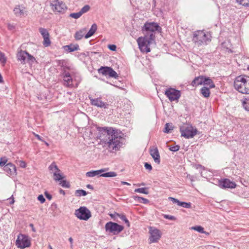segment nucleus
Instances as JSON below:
<instances>
[{
    "instance_id": "f257e3e1",
    "label": "nucleus",
    "mask_w": 249,
    "mask_h": 249,
    "mask_svg": "<svg viewBox=\"0 0 249 249\" xmlns=\"http://www.w3.org/2000/svg\"><path fill=\"white\" fill-rule=\"evenodd\" d=\"M99 139L106 147L110 152L120 150L124 140L121 132L111 127L98 128Z\"/></svg>"
},
{
    "instance_id": "f03ea898",
    "label": "nucleus",
    "mask_w": 249,
    "mask_h": 249,
    "mask_svg": "<svg viewBox=\"0 0 249 249\" xmlns=\"http://www.w3.org/2000/svg\"><path fill=\"white\" fill-rule=\"evenodd\" d=\"M234 87L242 94H249V76L245 75L237 76L234 81Z\"/></svg>"
},
{
    "instance_id": "7ed1b4c3",
    "label": "nucleus",
    "mask_w": 249,
    "mask_h": 249,
    "mask_svg": "<svg viewBox=\"0 0 249 249\" xmlns=\"http://www.w3.org/2000/svg\"><path fill=\"white\" fill-rule=\"evenodd\" d=\"M192 40L196 46L206 45L211 41V36L208 33L198 30L194 33Z\"/></svg>"
},
{
    "instance_id": "20e7f679",
    "label": "nucleus",
    "mask_w": 249,
    "mask_h": 249,
    "mask_svg": "<svg viewBox=\"0 0 249 249\" xmlns=\"http://www.w3.org/2000/svg\"><path fill=\"white\" fill-rule=\"evenodd\" d=\"M154 39L155 36H153L152 34L151 35L146 34L144 37H139L137 41L141 51L146 53L150 52V49L148 45L151 43Z\"/></svg>"
},
{
    "instance_id": "39448f33",
    "label": "nucleus",
    "mask_w": 249,
    "mask_h": 249,
    "mask_svg": "<svg viewBox=\"0 0 249 249\" xmlns=\"http://www.w3.org/2000/svg\"><path fill=\"white\" fill-rule=\"evenodd\" d=\"M17 57L18 60L20 61L21 64H24L26 63L32 64L36 60L35 58L33 56L31 55L26 51L22 50L18 52Z\"/></svg>"
},
{
    "instance_id": "423d86ee",
    "label": "nucleus",
    "mask_w": 249,
    "mask_h": 249,
    "mask_svg": "<svg viewBox=\"0 0 249 249\" xmlns=\"http://www.w3.org/2000/svg\"><path fill=\"white\" fill-rule=\"evenodd\" d=\"M106 231L116 235L121 232L124 230V227L113 222H108L105 225Z\"/></svg>"
},
{
    "instance_id": "0eeeda50",
    "label": "nucleus",
    "mask_w": 249,
    "mask_h": 249,
    "mask_svg": "<svg viewBox=\"0 0 249 249\" xmlns=\"http://www.w3.org/2000/svg\"><path fill=\"white\" fill-rule=\"evenodd\" d=\"M107 169L104 168L101 169L99 170L95 171H91L89 172H88L86 173V176L88 177H93L96 176L97 175H100L101 173H102L100 175V177L108 178V177H114L117 176V174L114 172H109L107 173H103L104 172L106 171Z\"/></svg>"
},
{
    "instance_id": "6e6552de",
    "label": "nucleus",
    "mask_w": 249,
    "mask_h": 249,
    "mask_svg": "<svg viewBox=\"0 0 249 249\" xmlns=\"http://www.w3.org/2000/svg\"><path fill=\"white\" fill-rule=\"evenodd\" d=\"M74 214L78 219L83 220H88L91 216L90 211L85 206L76 210Z\"/></svg>"
},
{
    "instance_id": "1a4fd4ad",
    "label": "nucleus",
    "mask_w": 249,
    "mask_h": 249,
    "mask_svg": "<svg viewBox=\"0 0 249 249\" xmlns=\"http://www.w3.org/2000/svg\"><path fill=\"white\" fill-rule=\"evenodd\" d=\"M161 29V27L157 23L146 22L142 27V30L145 32V35L146 34L149 35L152 34L153 36H155V32L156 31H160Z\"/></svg>"
},
{
    "instance_id": "9d476101",
    "label": "nucleus",
    "mask_w": 249,
    "mask_h": 249,
    "mask_svg": "<svg viewBox=\"0 0 249 249\" xmlns=\"http://www.w3.org/2000/svg\"><path fill=\"white\" fill-rule=\"evenodd\" d=\"M52 9L56 13H64L67 9L65 4L59 0H53L51 4Z\"/></svg>"
},
{
    "instance_id": "9b49d317",
    "label": "nucleus",
    "mask_w": 249,
    "mask_h": 249,
    "mask_svg": "<svg viewBox=\"0 0 249 249\" xmlns=\"http://www.w3.org/2000/svg\"><path fill=\"white\" fill-rule=\"evenodd\" d=\"M149 233L150 234L149 237L150 243L157 242L161 236V231L155 227H149Z\"/></svg>"
},
{
    "instance_id": "f8f14e48",
    "label": "nucleus",
    "mask_w": 249,
    "mask_h": 249,
    "mask_svg": "<svg viewBox=\"0 0 249 249\" xmlns=\"http://www.w3.org/2000/svg\"><path fill=\"white\" fill-rule=\"evenodd\" d=\"M16 245L18 248L23 249L29 247L31 246V242L28 236L20 234L16 240Z\"/></svg>"
},
{
    "instance_id": "ddd939ff",
    "label": "nucleus",
    "mask_w": 249,
    "mask_h": 249,
    "mask_svg": "<svg viewBox=\"0 0 249 249\" xmlns=\"http://www.w3.org/2000/svg\"><path fill=\"white\" fill-rule=\"evenodd\" d=\"M181 136L187 138H192L197 133V130L194 128L192 126L188 125L180 128Z\"/></svg>"
},
{
    "instance_id": "4468645a",
    "label": "nucleus",
    "mask_w": 249,
    "mask_h": 249,
    "mask_svg": "<svg viewBox=\"0 0 249 249\" xmlns=\"http://www.w3.org/2000/svg\"><path fill=\"white\" fill-rule=\"evenodd\" d=\"M165 94L171 102L178 101L181 96L179 90L171 88L167 89L165 91Z\"/></svg>"
},
{
    "instance_id": "2eb2a0df",
    "label": "nucleus",
    "mask_w": 249,
    "mask_h": 249,
    "mask_svg": "<svg viewBox=\"0 0 249 249\" xmlns=\"http://www.w3.org/2000/svg\"><path fill=\"white\" fill-rule=\"evenodd\" d=\"M98 72L103 75H108L110 77L117 78L118 77V74L114 71L112 68L109 67H101L98 70Z\"/></svg>"
},
{
    "instance_id": "dca6fc26",
    "label": "nucleus",
    "mask_w": 249,
    "mask_h": 249,
    "mask_svg": "<svg viewBox=\"0 0 249 249\" xmlns=\"http://www.w3.org/2000/svg\"><path fill=\"white\" fill-rule=\"evenodd\" d=\"M219 186L222 188H234L236 187V184L230 179L225 178L219 180Z\"/></svg>"
},
{
    "instance_id": "f3484780",
    "label": "nucleus",
    "mask_w": 249,
    "mask_h": 249,
    "mask_svg": "<svg viewBox=\"0 0 249 249\" xmlns=\"http://www.w3.org/2000/svg\"><path fill=\"white\" fill-rule=\"evenodd\" d=\"M89 98L90 99L91 104L93 106L104 108H107L108 107V104L103 102L101 100V98L93 99L89 97Z\"/></svg>"
},
{
    "instance_id": "a211bd4d",
    "label": "nucleus",
    "mask_w": 249,
    "mask_h": 249,
    "mask_svg": "<svg viewBox=\"0 0 249 249\" xmlns=\"http://www.w3.org/2000/svg\"><path fill=\"white\" fill-rule=\"evenodd\" d=\"M149 152L150 155L153 158L155 162L158 164H160V156L158 148L156 147L150 148Z\"/></svg>"
},
{
    "instance_id": "6ab92c4d",
    "label": "nucleus",
    "mask_w": 249,
    "mask_h": 249,
    "mask_svg": "<svg viewBox=\"0 0 249 249\" xmlns=\"http://www.w3.org/2000/svg\"><path fill=\"white\" fill-rule=\"evenodd\" d=\"M64 85L67 87H70L72 85V79L70 73L66 71H64L62 74Z\"/></svg>"
},
{
    "instance_id": "aec40b11",
    "label": "nucleus",
    "mask_w": 249,
    "mask_h": 249,
    "mask_svg": "<svg viewBox=\"0 0 249 249\" xmlns=\"http://www.w3.org/2000/svg\"><path fill=\"white\" fill-rule=\"evenodd\" d=\"M14 12L17 17H21L27 15L25 8L20 5H17L14 9Z\"/></svg>"
},
{
    "instance_id": "412c9836",
    "label": "nucleus",
    "mask_w": 249,
    "mask_h": 249,
    "mask_svg": "<svg viewBox=\"0 0 249 249\" xmlns=\"http://www.w3.org/2000/svg\"><path fill=\"white\" fill-rule=\"evenodd\" d=\"M4 170L9 175H14L16 172V168L15 165L8 163L3 167Z\"/></svg>"
},
{
    "instance_id": "4be33fe9",
    "label": "nucleus",
    "mask_w": 249,
    "mask_h": 249,
    "mask_svg": "<svg viewBox=\"0 0 249 249\" xmlns=\"http://www.w3.org/2000/svg\"><path fill=\"white\" fill-rule=\"evenodd\" d=\"M64 50L68 52H72L79 50V46L78 44H71L63 47Z\"/></svg>"
},
{
    "instance_id": "5701e85b",
    "label": "nucleus",
    "mask_w": 249,
    "mask_h": 249,
    "mask_svg": "<svg viewBox=\"0 0 249 249\" xmlns=\"http://www.w3.org/2000/svg\"><path fill=\"white\" fill-rule=\"evenodd\" d=\"M203 76H200L195 77L192 82L191 85L193 87H196L199 85H203Z\"/></svg>"
},
{
    "instance_id": "b1692460",
    "label": "nucleus",
    "mask_w": 249,
    "mask_h": 249,
    "mask_svg": "<svg viewBox=\"0 0 249 249\" xmlns=\"http://www.w3.org/2000/svg\"><path fill=\"white\" fill-rule=\"evenodd\" d=\"M87 31L86 28H83L77 31L74 35V38L76 40H79L82 38Z\"/></svg>"
},
{
    "instance_id": "393cba45",
    "label": "nucleus",
    "mask_w": 249,
    "mask_h": 249,
    "mask_svg": "<svg viewBox=\"0 0 249 249\" xmlns=\"http://www.w3.org/2000/svg\"><path fill=\"white\" fill-rule=\"evenodd\" d=\"M97 29V26L96 24L94 23L91 25V27L89 32L86 34L85 36V37L86 38H88L93 36L94 34L96 32Z\"/></svg>"
},
{
    "instance_id": "a878e982",
    "label": "nucleus",
    "mask_w": 249,
    "mask_h": 249,
    "mask_svg": "<svg viewBox=\"0 0 249 249\" xmlns=\"http://www.w3.org/2000/svg\"><path fill=\"white\" fill-rule=\"evenodd\" d=\"M203 85L209 86V88L212 89L215 87V85L213 84L212 79L209 77H203Z\"/></svg>"
},
{
    "instance_id": "bb28decb",
    "label": "nucleus",
    "mask_w": 249,
    "mask_h": 249,
    "mask_svg": "<svg viewBox=\"0 0 249 249\" xmlns=\"http://www.w3.org/2000/svg\"><path fill=\"white\" fill-rule=\"evenodd\" d=\"M210 88H207L205 86H204L200 89V93L202 94L204 97L208 98L210 96Z\"/></svg>"
},
{
    "instance_id": "cd10ccee",
    "label": "nucleus",
    "mask_w": 249,
    "mask_h": 249,
    "mask_svg": "<svg viewBox=\"0 0 249 249\" xmlns=\"http://www.w3.org/2000/svg\"><path fill=\"white\" fill-rule=\"evenodd\" d=\"M192 230L196 231L199 233H204L207 235H209V233L205 231L204 228L201 226H194L191 228Z\"/></svg>"
},
{
    "instance_id": "c85d7f7f",
    "label": "nucleus",
    "mask_w": 249,
    "mask_h": 249,
    "mask_svg": "<svg viewBox=\"0 0 249 249\" xmlns=\"http://www.w3.org/2000/svg\"><path fill=\"white\" fill-rule=\"evenodd\" d=\"M50 171H51L53 174L54 172H60V170L58 169L57 166L54 163H52L49 167Z\"/></svg>"
},
{
    "instance_id": "c756f323",
    "label": "nucleus",
    "mask_w": 249,
    "mask_h": 249,
    "mask_svg": "<svg viewBox=\"0 0 249 249\" xmlns=\"http://www.w3.org/2000/svg\"><path fill=\"white\" fill-rule=\"evenodd\" d=\"M173 129V126H172V124L166 123L165 125V128L163 132L166 133H171V131Z\"/></svg>"
},
{
    "instance_id": "7c9ffc66",
    "label": "nucleus",
    "mask_w": 249,
    "mask_h": 249,
    "mask_svg": "<svg viewBox=\"0 0 249 249\" xmlns=\"http://www.w3.org/2000/svg\"><path fill=\"white\" fill-rule=\"evenodd\" d=\"M64 177L60 174V172H55L53 174V179L55 181H60Z\"/></svg>"
},
{
    "instance_id": "2f4dec72",
    "label": "nucleus",
    "mask_w": 249,
    "mask_h": 249,
    "mask_svg": "<svg viewBox=\"0 0 249 249\" xmlns=\"http://www.w3.org/2000/svg\"><path fill=\"white\" fill-rule=\"evenodd\" d=\"M242 105L245 110L249 111V98H246L242 101Z\"/></svg>"
},
{
    "instance_id": "473e14b6",
    "label": "nucleus",
    "mask_w": 249,
    "mask_h": 249,
    "mask_svg": "<svg viewBox=\"0 0 249 249\" xmlns=\"http://www.w3.org/2000/svg\"><path fill=\"white\" fill-rule=\"evenodd\" d=\"M135 199L143 204H147L149 202V200L147 199L139 196H135Z\"/></svg>"
},
{
    "instance_id": "72a5a7b5",
    "label": "nucleus",
    "mask_w": 249,
    "mask_h": 249,
    "mask_svg": "<svg viewBox=\"0 0 249 249\" xmlns=\"http://www.w3.org/2000/svg\"><path fill=\"white\" fill-rule=\"evenodd\" d=\"M75 195L77 196H85L87 195V193L84 190H77L75 192Z\"/></svg>"
},
{
    "instance_id": "f704fd0d",
    "label": "nucleus",
    "mask_w": 249,
    "mask_h": 249,
    "mask_svg": "<svg viewBox=\"0 0 249 249\" xmlns=\"http://www.w3.org/2000/svg\"><path fill=\"white\" fill-rule=\"evenodd\" d=\"M39 31L43 38L47 36H49V33L46 29L40 28Z\"/></svg>"
},
{
    "instance_id": "c9c22d12",
    "label": "nucleus",
    "mask_w": 249,
    "mask_h": 249,
    "mask_svg": "<svg viewBox=\"0 0 249 249\" xmlns=\"http://www.w3.org/2000/svg\"><path fill=\"white\" fill-rule=\"evenodd\" d=\"M134 191L136 193H142V194H148V191L147 190V188H137V189H136Z\"/></svg>"
},
{
    "instance_id": "e433bc0d",
    "label": "nucleus",
    "mask_w": 249,
    "mask_h": 249,
    "mask_svg": "<svg viewBox=\"0 0 249 249\" xmlns=\"http://www.w3.org/2000/svg\"><path fill=\"white\" fill-rule=\"evenodd\" d=\"M59 184L61 186L64 188H69L70 187L69 183L65 180H61Z\"/></svg>"
},
{
    "instance_id": "4c0bfd02",
    "label": "nucleus",
    "mask_w": 249,
    "mask_h": 249,
    "mask_svg": "<svg viewBox=\"0 0 249 249\" xmlns=\"http://www.w3.org/2000/svg\"><path fill=\"white\" fill-rule=\"evenodd\" d=\"M237 2L244 6H249V0H236Z\"/></svg>"
},
{
    "instance_id": "58836bf2",
    "label": "nucleus",
    "mask_w": 249,
    "mask_h": 249,
    "mask_svg": "<svg viewBox=\"0 0 249 249\" xmlns=\"http://www.w3.org/2000/svg\"><path fill=\"white\" fill-rule=\"evenodd\" d=\"M82 15L81 14V13L79 11V12H77V13H71L70 15V17L72 18H75V19H77V18H79Z\"/></svg>"
},
{
    "instance_id": "ea45409f",
    "label": "nucleus",
    "mask_w": 249,
    "mask_h": 249,
    "mask_svg": "<svg viewBox=\"0 0 249 249\" xmlns=\"http://www.w3.org/2000/svg\"><path fill=\"white\" fill-rule=\"evenodd\" d=\"M178 206H181L183 208H190L191 207V203H187L185 202H180Z\"/></svg>"
},
{
    "instance_id": "a19ab883",
    "label": "nucleus",
    "mask_w": 249,
    "mask_h": 249,
    "mask_svg": "<svg viewBox=\"0 0 249 249\" xmlns=\"http://www.w3.org/2000/svg\"><path fill=\"white\" fill-rule=\"evenodd\" d=\"M120 218L124 222V223L126 224L127 226L129 227L130 226V223L128 220L126 218V216L124 214H121Z\"/></svg>"
},
{
    "instance_id": "79ce46f5",
    "label": "nucleus",
    "mask_w": 249,
    "mask_h": 249,
    "mask_svg": "<svg viewBox=\"0 0 249 249\" xmlns=\"http://www.w3.org/2000/svg\"><path fill=\"white\" fill-rule=\"evenodd\" d=\"M90 9L89 6L88 5H85L80 11L82 15L87 12Z\"/></svg>"
},
{
    "instance_id": "37998d69",
    "label": "nucleus",
    "mask_w": 249,
    "mask_h": 249,
    "mask_svg": "<svg viewBox=\"0 0 249 249\" xmlns=\"http://www.w3.org/2000/svg\"><path fill=\"white\" fill-rule=\"evenodd\" d=\"M0 62L3 64H5L6 62V58L3 53L0 52Z\"/></svg>"
},
{
    "instance_id": "c03bdc74",
    "label": "nucleus",
    "mask_w": 249,
    "mask_h": 249,
    "mask_svg": "<svg viewBox=\"0 0 249 249\" xmlns=\"http://www.w3.org/2000/svg\"><path fill=\"white\" fill-rule=\"evenodd\" d=\"M44 41H43V45L45 46H48L51 44V41L49 38V36H47L43 38Z\"/></svg>"
},
{
    "instance_id": "a18cd8bd",
    "label": "nucleus",
    "mask_w": 249,
    "mask_h": 249,
    "mask_svg": "<svg viewBox=\"0 0 249 249\" xmlns=\"http://www.w3.org/2000/svg\"><path fill=\"white\" fill-rule=\"evenodd\" d=\"M120 215L121 214L117 213H110L109 214L110 216L112 219H113L114 220H116V221H117V219L118 218H120Z\"/></svg>"
},
{
    "instance_id": "49530a36",
    "label": "nucleus",
    "mask_w": 249,
    "mask_h": 249,
    "mask_svg": "<svg viewBox=\"0 0 249 249\" xmlns=\"http://www.w3.org/2000/svg\"><path fill=\"white\" fill-rule=\"evenodd\" d=\"M179 146L178 145H176L175 146H170L169 147V150L173 152H177L179 150Z\"/></svg>"
},
{
    "instance_id": "de8ad7c7",
    "label": "nucleus",
    "mask_w": 249,
    "mask_h": 249,
    "mask_svg": "<svg viewBox=\"0 0 249 249\" xmlns=\"http://www.w3.org/2000/svg\"><path fill=\"white\" fill-rule=\"evenodd\" d=\"M7 159L6 158H1L0 160V166L1 167H4L7 162Z\"/></svg>"
},
{
    "instance_id": "09e8293b",
    "label": "nucleus",
    "mask_w": 249,
    "mask_h": 249,
    "mask_svg": "<svg viewBox=\"0 0 249 249\" xmlns=\"http://www.w3.org/2000/svg\"><path fill=\"white\" fill-rule=\"evenodd\" d=\"M163 216L164 218L169 219L171 220H175L176 219V218L173 215H170L168 214H163Z\"/></svg>"
},
{
    "instance_id": "8fccbe9b",
    "label": "nucleus",
    "mask_w": 249,
    "mask_h": 249,
    "mask_svg": "<svg viewBox=\"0 0 249 249\" xmlns=\"http://www.w3.org/2000/svg\"><path fill=\"white\" fill-rule=\"evenodd\" d=\"M169 199H170L173 202V203H177L178 205H179L180 202L178 199L172 197H169Z\"/></svg>"
},
{
    "instance_id": "3c124183",
    "label": "nucleus",
    "mask_w": 249,
    "mask_h": 249,
    "mask_svg": "<svg viewBox=\"0 0 249 249\" xmlns=\"http://www.w3.org/2000/svg\"><path fill=\"white\" fill-rule=\"evenodd\" d=\"M37 199H38L39 201H40V202H41V203H44V202H45V198L44 197V196H43V195H39V196H38V197H37Z\"/></svg>"
},
{
    "instance_id": "603ef678",
    "label": "nucleus",
    "mask_w": 249,
    "mask_h": 249,
    "mask_svg": "<svg viewBox=\"0 0 249 249\" xmlns=\"http://www.w3.org/2000/svg\"><path fill=\"white\" fill-rule=\"evenodd\" d=\"M144 167L146 169L148 170L149 171H151L152 169L151 165L147 162H145L144 163Z\"/></svg>"
},
{
    "instance_id": "864d4df0",
    "label": "nucleus",
    "mask_w": 249,
    "mask_h": 249,
    "mask_svg": "<svg viewBox=\"0 0 249 249\" xmlns=\"http://www.w3.org/2000/svg\"><path fill=\"white\" fill-rule=\"evenodd\" d=\"M19 165L22 168H25L26 166V163L24 161L20 160L19 161Z\"/></svg>"
},
{
    "instance_id": "5fc2aeb1",
    "label": "nucleus",
    "mask_w": 249,
    "mask_h": 249,
    "mask_svg": "<svg viewBox=\"0 0 249 249\" xmlns=\"http://www.w3.org/2000/svg\"><path fill=\"white\" fill-rule=\"evenodd\" d=\"M108 48L111 50V51H115L116 49V45H108Z\"/></svg>"
},
{
    "instance_id": "6e6d98bb",
    "label": "nucleus",
    "mask_w": 249,
    "mask_h": 249,
    "mask_svg": "<svg viewBox=\"0 0 249 249\" xmlns=\"http://www.w3.org/2000/svg\"><path fill=\"white\" fill-rule=\"evenodd\" d=\"M45 196L46 197V198L47 199H48L49 200H51L52 198V195L47 192H45Z\"/></svg>"
},
{
    "instance_id": "4d7b16f0",
    "label": "nucleus",
    "mask_w": 249,
    "mask_h": 249,
    "mask_svg": "<svg viewBox=\"0 0 249 249\" xmlns=\"http://www.w3.org/2000/svg\"><path fill=\"white\" fill-rule=\"evenodd\" d=\"M15 28L14 26L13 25V24H8V28L10 30H12L13 29H14Z\"/></svg>"
},
{
    "instance_id": "13d9d810",
    "label": "nucleus",
    "mask_w": 249,
    "mask_h": 249,
    "mask_svg": "<svg viewBox=\"0 0 249 249\" xmlns=\"http://www.w3.org/2000/svg\"><path fill=\"white\" fill-rule=\"evenodd\" d=\"M8 199L9 200V204L10 205L13 204L14 203V202H15L14 200V198L13 197V196H12L11 197L9 198Z\"/></svg>"
},
{
    "instance_id": "bf43d9fd",
    "label": "nucleus",
    "mask_w": 249,
    "mask_h": 249,
    "mask_svg": "<svg viewBox=\"0 0 249 249\" xmlns=\"http://www.w3.org/2000/svg\"><path fill=\"white\" fill-rule=\"evenodd\" d=\"M30 227L32 228V231L34 232H36V229L34 227V225L33 224H30L29 225Z\"/></svg>"
},
{
    "instance_id": "052dcab7",
    "label": "nucleus",
    "mask_w": 249,
    "mask_h": 249,
    "mask_svg": "<svg viewBox=\"0 0 249 249\" xmlns=\"http://www.w3.org/2000/svg\"><path fill=\"white\" fill-rule=\"evenodd\" d=\"M69 241L71 243V248L72 247V243H73V239L72 238V237H70L69 238Z\"/></svg>"
},
{
    "instance_id": "680f3d73",
    "label": "nucleus",
    "mask_w": 249,
    "mask_h": 249,
    "mask_svg": "<svg viewBox=\"0 0 249 249\" xmlns=\"http://www.w3.org/2000/svg\"><path fill=\"white\" fill-rule=\"evenodd\" d=\"M121 184H123V185H130V184L127 182H125V181H121Z\"/></svg>"
},
{
    "instance_id": "e2e57ef3",
    "label": "nucleus",
    "mask_w": 249,
    "mask_h": 249,
    "mask_svg": "<svg viewBox=\"0 0 249 249\" xmlns=\"http://www.w3.org/2000/svg\"><path fill=\"white\" fill-rule=\"evenodd\" d=\"M60 193L62 194L63 195H65V191L64 190H62V189H61L60 190Z\"/></svg>"
},
{
    "instance_id": "0e129e2a",
    "label": "nucleus",
    "mask_w": 249,
    "mask_h": 249,
    "mask_svg": "<svg viewBox=\"0 0 249 249\" xmlns=\"http://www.w3.org/2000/svg\"><path fill=\"white\" fill-rule=\"evenodd\" d=\"M87 187L88 188L93 189V187H92V185H90V184H88V185H87Z\"/></svg>"
},
{
    "instance_id": "69168bd1",
    "label": "nucleus",
    "mask_w": 249,
    "mask_h": 249,
    "mask_svg": "<svg viewBox=\"0 0 249 249\" xmlns=\"http://www.w3.org/2000/svg\"><path fill=\"white\" fill-rule=\"evenodd\" d=\"M36 137L38 140L42 141V140H41V137H40V136L39 135H36Z\"/></svg>"
},
{
    "instance_id": "338daca9",
    "label": "nucleus",
    "mask_w": 249,
    "mask_h": 249,
    "mask_svg": "<svg viewBox=\"0 0 249 249\" xmlns=\"http://www.w3.org/2000/svg\"><path fill=\"white\" fill-rule=\"evenodd\" d=\"M48 248H49V249H53L51 245H49Z\"/></svg>"
},
{
    "instance_id": "774afa93",
    "label": "nucleus",
    "mask_w": 249,
    "mask_h": 249,
    "mask_svg": "<svg viewBox=\"0 0 249 249\" xmlns=\"http://www.w3.org/2000/svg\"><path fill=\"white\" fill-rule=\"evenodd\" d=\"M45 144L47 145V146H48L49 145V143L47 142H45Z\"/></svg>"
}]
</instances>
